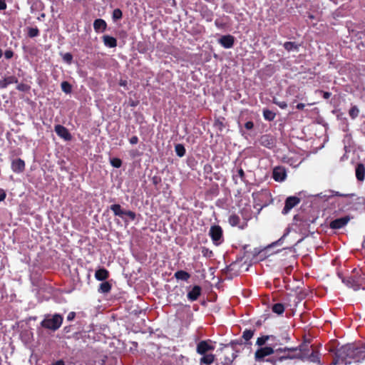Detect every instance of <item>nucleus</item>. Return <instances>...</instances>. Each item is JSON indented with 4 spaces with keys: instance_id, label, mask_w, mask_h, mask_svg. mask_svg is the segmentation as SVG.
<instances>
[{
    "instance_id": "20e7f679",
    "label": "nucleus",
    "mask_w": 365,
    "mask_h": 365,
    "mask_svg": "<svg viewBox=\"0 0 365 365\" xmlns=\"http://www.w3.org/2000/svg\"><path fill=\"white\" fill-rule=\"evenodd\" d=\"M63 321V317L59 314H47L41 322V326L44 329L55 331L61 327Z\"/></svg>"
},
{
    "instance_id": "c756f323",
    "label": "nucleus",
    "mask_w": 365,
    "mask_h": 365,
    "mask_svg": "<svg viewBox=\"0 0 365 365\" xmlns=\"http://www.w3.org/2000/svg\"><path fill=\"white\" fill-rule=\"evenodd\" d=\"M175 151L178 156L183 157L185 155L186 150L182 144L178 143L175 146Z\"/></svg>"
},
{
    "instance_id": "423d86ee",
    "label": "nucleus",
    "mask_w": 365,
    "mask_h": 365,
    "mask_svg": "<svg viewBox=\"0 0 365 365\" xmlns=\"http://www.w3.org/2000/svg\"><path fill=\"white\" fill-rule=\"evenodd\" d=\"M209 235L215 245L218 246L224 241L223 231L220 225H215L211 226L209 231Z\"/></svg>"
},
{
    "instance_id": "a19ab883",
    "label": "nucleus",
    "mask_w": 365,
    "mask_h": 365,
    "mask_svg": "<svg viewBox=\"0 0 365 365\" xmlns=\"http://www.w3.org/2000/svg\"><path fill=\"white\" fill-rule=\"evenodd\" d=\"M16 89L19 91L27 92L31 89V86L26 83H19L16 86Z\"/></svg>"
},
{
    "instance_id": "09e8293b",
    "label": "nucleus",
    "mask_w": 365,
    "mask_h": 365,
    "mask_svg": "<svg viewBox=\"0 0 365 365\" xmlns=\"http://www.w3.org/2000/svg\"><path fill=\"white\" fill-rule=\"evenodd\" d=\"M6 197V192L0 188V202L4 201Z\"/></svg>"
},
{
    "instance_id": "f8f14e48",
    "label": "nucleus",
    "mask_w": 365,
    "mask_h": 365,
    "mask_svg": "<svg viewBox=\"0 0 365 365\" xmlns=\"http://www.w3.org/2000/svg\"><path fill=\"white\" fill-rule=\"evenodd\" d=\"M54 130L56 134L61 138L65 140H71L72 138L71 134L69 133L68 130L61 125H56L54 128Z\"/></svg>"
},
{
    "instance_id": "ea45409f",
    "label": "nucleus",
    "mask_w": 365,
    "mask_h": 365,
    "mask_svg": "<svg viewBox=\"0 0 365 365\" xmlns=\"http://www.w3.org/2000/svg\"><path fill=\"white\" fill-rule=\"evenodd\" d=\"M202 255L207 258L213 257V252L206 247H202L201 249Z\"/></svg>"
},
{
    "instance_id": "f3484780",
    "label": "nucleus",
    "mask_w": 365,
    "mask_h": 365,
    "mask_svg": "<svg viewBox=\"0 0 365 365\" xmlns=\"http://www.w3.org/2000/svg\"><path fill=\"white\" fill-rule=\"evenodd\" d=\"M17 83L18 78L14 76L4 77L0 80V89L6 88L9 85Z\"/></svg>"
},
{
    "instance_id": "6ab92c4d",
    "label": "nucleus",
    "mask_w": 365,
    "mask_h": 365,
    "mask_svg": "<svg viewBox=\"0 0 365 365\" xmlns=\"http://www.w3.org/2000/svg\"><path fill=\"white\" fill-rule=\"evenodd\" d=\"M289 357L288 355L277 356V354H272V356L266 359L265 361L270 363L272 365H277L279 363L287 360Z\"/></svg>"
},
{
    "instance_id": "37998d69",
    "label": "nucleus",
    "mask_w": 365,
    "mask_h": 365,
    "mask_svg": "<svg viewBox=\"0 0 365 365\" xmlns=\"http://www.w3.org/2000/svg\"><path fill=\"white\" fill-rule=\"evenodd\" d=\"M331 196L352 197V196L355 195L354 194H343L338 191H334V190L331 191Z\"/></svg>"
},
{
    "instance_id": "f257e3e1",
    "label": "nucleus",
    "mask_w": 365,
    "mask_h": 365,
    "mask_svg": "<svg viewBox=\"0 0 365 365\" xmlns=\"http://www.w3.org/2000/svg\"><path fill=\"white\" fill-rule=\"evenodd\" d=\"M291 338L287 332H284L280 336L274 334L261 335L257 340L255 345L259 348L255 352V360L257 362L264 361L265 357L269 356L277 351H285L284 349H277V346L283 345L290 341Z\"/></svg>"
},
{
    "instance_id": "7ed1b4c3",
    "label": "nucleus",
    "mask_w": 365,
    "mask_h": 365,
    "mask_svg": "<svg viewBox=\"0 0 365 365\" xmlns=\"http://www.w3.org/2000/svg\"><path fill=\"white\" fill-rule=\"evenodd\" d=\"M342 282L355 291L365 289V272L361 269H354L350 276L342 278Z\"/></svg>"
},
{
    "instance_id": "39448f33",
    "label": "nucleus",
    "mask_w": 365,
    "mask_h": 365,
    "mask_svg": "<svg viewBox=\"0 0 365 365\" xmlns=\"http://www.w3.org/2000/svg\"><path fill=\"white\" fill-rule=\"evenodd\" d=\"M277 346V349H284L285 351H276L274 354H277V356L280 355H288L289 357L287 358V359H300L302 357V346H297V347H288V346Z\"/></svg>"
},
{
    "instance_id": "58836bf2",
    "label": "nucleus",
    "mask_w": 365,
    "mask_h": 365,
    "mask_svg": "<svg viewBox=\"0 0 365 365\" xmlns=\"http://www.w3.org/2000/svg\"><path fill=\"white\" fill-rule=\"evenodd\" d=\"M359 110L356 106H352L349 111L350 117L353 119L356 118L359 115Z\"/></svg>"
},
{
    "instance_id": "680f3d73",
    "label": "nucleus",
    "mask_w": 365,
    "mask_h": 365,
    "mask_svg": "<svg viewBox=\"0 0 365 365\" xmlns=\"http://www.w3.org/2000/svg\"><path fill=\"white\" fill-rule=\"evenodd\" d=\"M230 267H231L230 265V266H228V267H227V270H230Z\"/></svg>"
},
{
    "instance_id": "4be33fe9",
    "label": "nucleus",
    "mask_w": 365,
    "mask_h": 365,
    "mask_svg": "<svg viewBox=\"0 0 365 365\" xmlns=\"http://www.w3.org/2000/svg\"><path fill=\"white\" fill-rule=\"evenodd\" d=\"M95 277L98 281H105L109 277V272L105 268H101L96 271Z\"/></svg>"
},
{
    "instance_id": "9d476101",
    "label": "nucleus",
    "mask_w": 365,
    "mask_h": 365,
    "mask_svg": "<svg viewBox=\"0 0 365 365\" xmlns=\"http://www.w3.org/2000/svg\"><path fill=\"white\" fill-rule=\"evenodd\" d=\"M349 221V216L337 218L330 222L329 227L333 230H339L346 226Z\"/></svg>"
},
{
    "instance_id": "c9c22d12",
    "label": "nucleus",
    "mask_w": 365,
    "mask_h": 365,
    "mask_svg": "<svg viewBox=\"0 0 365 365\" xmlns=\"http://www.w3.org/2000/svg\"><path fill=\"white\" fill-rule=\"evenodd\" d=\"M62 91L68 94L72 91V86L68 81H63L61 85Z\"/></svg>"
},
{
    "instance_id": "bf43d9fd",
    "label": "nucleus",
    "mask_w": 365,
    "mask_h": 365,
    "mask_svg": "<svg viewBox=\"0 0 365 365\" xmlns=\"http://www.w3.org/2000/svg\"><path fill=\"white\" fill-rule=\"evenodd\" d=\"M309 17L310 19H314V16H313V15H312V14H310V15L309 16Z\"/></svg>"
},
{
    "instance_id": "ddd939ff",
    "label": "nucleus",
    "mask_w": 365,
    "mask_h": 365,
    "mask_svg": "<svg viewBox=\"0 0 365 365\" xmlns=\"http://www.w3.org/2000/svg\"><path fill=\"white\" fill-rule=\"evenodd\" d=\"M190 288V287H189ZM202 294V288L199 285H195L191 287L190 290L187 294V297L189 301L195 302L198 299L199 297Z\"/></svg>"
},
{
    "instance_id": "72a5a7b5",
    "label": "nucleus",
    "mask_w": 365,
    "mask_h": 365,
    "mask_svg": "<svg viewBox=\"0 0 365 365\" xmlns=\"http://www.w3.org/2000/svg\"><path fill=\"white\" fill-rule=\"evenodd\" d=\"M123 17V12L120 9H115L112 14V19L113 21H117Z\"/></svg>"
},
{
    "instance_id": "412c9836",
    "label": "nucleus",
    "mask_w": 365,
    "mask_h": 365,
    "mask_svg": "<svg viewBox=\"0 0 365 365\" xmlns=\"http://www.w3.org/2000/svg\"><path fill=\"white\" fill-rule=\"evenodd\" d=\"M355 172L356 179L360 182H363L365 179V167L364 164H357Z\"/></svg>"
},
{
    "instance_id": "f03ea898",
    "label": "nucleus",
    "mask_w": 365,
    "mask_h": 365,
    "mask_svg": "<svg viewBox=\"0 0 365 365\" xmlns=\"http://www.w3.org/2000/svg\"><path fill=\"white\" fill-rule=\"evenodd\" d=\"M364 359L365 350L363 348L347 344L335 350L333 361L329 365H347L360 362Z\"/></svg>"
},
{
    "instance_id": "8fccbe9b",
    "label": "nucleus",
    "mask_w": 365,
    "mask_h": 365,
    "mask_svg": "<svg viewBox=\"0 0 365 365\" xmlns=\"http://www.w3.org/2000/svg\"><path fill=\"white\" fill-rule=\"evenodd\" d=\"M321 93H322L324 98L328 99L331 96V93L330 92L327 91H319Z\"/></svg>"
},
{
    "instance_id": "6e6552de",
    "label": "nucleus",
    "mask_w": 365,
    "mask_h": 365,
    "mask_svg": "<svg viewBox=\"0 0 365 365\" xmlns=\"http://www.w3.org/2000/svg\"><path fill=\"white\" fill-rule=\"evenodd\" d=\"M259 143L262 146L272 149L275 146L276 139L270 134H264L259 138Z\"/></svg>"
},
{
    "instance_id": "e2e57ef3",
    "label": "nucleus",
    "mask_w": 365,
    "mask_h": 365,
    "mask_svg": "<svg viewBox=\"0 0 365 365\" xmlns=\"http://www.w3.org/2000/svg\"><path fill=\"white\" fill-rule=\"evenodd\" d=\"M44 16H45L44 14H41V17H44Z\"/></svg>"
},
{
    "instance_id": "4468645a",
    "label": "nucleus",
    "mask_w": 365,
    "mask_h": 365,
    "mask_svg": "<svg viewBox=\"0 0 365 365\" xmlns=\"http://www.w3.org/2000/svg\"><path fill=\"white\" fill-rule=\"evenodd\" d=\"M210 341H201L197 345V352L199 354H205L210 351H213L215 346L209 344Z\"/></svg>"
},
{
    "instance_id": "dca6fc26",
    "label": "nucleus",
    "mask_w": 365,
    "mask_h": 365,
    "mask_svg": "<svg viewBox=\"0 0 365 365\" xmlns=\"http://www.w3.org/2000/svg\"><path fill=\"white\" fill-rule=\"evenodd\" d=\"M11 170L16 173H22L25 170L24 161L21 158L14 160L11 163Z\"/></svg>"
},
{
    "instance_id": "7c9ffc66",
    "label": "nucleus",
    "mask_w": 365,
    "mask_h": 365,
    "mask_svg": "<svg viewBox=\"0 0 365 365\" xmlns=\"http://www.w3.org/2000/svg\"><path fill=\"white\" fill-rule=\"evenodd\" d=\"M276 113L269 109H264L263 110V117L265 120L272 121L274 119Z\"/></svg>"
},
{
    "instance_id": "c03bdc74",
    "label": "nucleus",
    "mask_w": 365,
    "mask_h": 365,
    "mask_svg": "<svg viewBox=\"0 0 365 365\" xmlns=\"http://www.w3.org/2000/svg\"><path fill=\"white\" fill-rule=\"evenodd\" d=\"M274 103L277 105L280 108L284 109L287 107V104L285 101H277L274 100Z\"/></svg>"
},
{
    "instance_id": "2f4dec72",
    "label": "nucleus",
    "mask_w": 365,
    "mask_h": 365,
    "mask_svg": "<svg viewBox=\"0 0 365 365\" xmlns=\"http://www.w3.org/2000/svg\"><path fill=\"white\" fill-rule=\"evenodd\" d=\"M308 360L314 363L320 364V357L318 351H312L311 354L308 356Z\"/></svg>"
},
{
    "instance_id": "a18cd8bd",
    "label": "nucleus",
    "mask_w": 365,
    "mask_h": 365,
    "mask_svg": "<svg viewBox=\"0 0 365 365\" xmlns=\"http://www.w3.org/2000/svg\"><path fill=\"white\" fill-rule=\"evenodd\" d=\"M14 56V51L11 49L6 50L4 52V57L6 59H10Z\"/></svg>"
},
{
    "instance_id": "a878e982",
    "label": "nucleus",
    "mask_w": 365,
    "mask_h": 365,
    "mask_svg": "<svg viewBox=\"0 0 365 365\" xmlns=\"http://www.w3.org/2000/svg\"><path fill=\"white\" fill-rule=\"evenodd\" d=\"M174 276L177 279L182 281H187L190 278V274L184 270L177 271Z\"/></svg>"
},
{
    "instance_id": "052dcab7",
    "label": "nucleus",
    "mask_w": 365,
    "mask_h": 365,
    "mask_svg": "<svg viewBox=\"0 0 365 365\" xmlns=\"http://www.w3.org/2000/svg\"><path fill=\"white\" fill-rule=\"evenodd\" d=\"M363 247H365V238H364V240L363 242V244H362Z\"/></svg>"
},
{
    "instance_id": "e433bc0d",
    "label": "nucleus",
    "mask_w": 365,
    "mask_h": 365,
    "mask_svg": "<svg viewBox=\"0 0 365 365\" xmlns=\"http://www.w3.org/2000/svg\"><path fill=\"white\" fill-rule=\"evenodd\" d=\"M215 25L217 28L223 29L227 26V22L225 21L223 19H217L215 21Z\"/></svg>"
},
{
    "instance_id": "aec40b11",
    "label": "nucleus",
    "mask_w": 365,
    "mask_h": 365,
    "mask_svg": "<svg viewBox=\"0 0 365 365\" xmlns=\"http://www.w3.org/2000/svg\"><path fill=\"white\" fill-rule=\"evenodd\" d=\"M102 40L106 47L115 48L117 46V39L113 36L104 35L102 36Z\"/></svg>"
},
{
    "instance_id": "b1692460",
    "label": "nucleus",
    "mask_w": 365,
    "mask_h": 365,
    "mask_svg": "<svg viewBox=\"0 0 365 365\" xmlns=\"http://www.w3.org/2000/svg\"><path fill=\"white\" fill-rule=\"evenodd\" d=\"M112 284L108 281H104L100 284L98 291L102 294H107L110 292Z\"/></svg>"
},
{
    "instance_id": "2eb2a0df",
    "label": "nucleus",
    "mask_w": 365,
    "mask_h": 365,
    "mask_svg": "<svg viewBox=\"0 0 365 365\" xmlns=\"http://www.w3.org/2000/svg\"><path fill=\"white\" fill-rule=\"evenodd\" d=\"M218 42L225 48H230L234 46L235 37L230 34L222 36Z\"/></svg>"
},
{
    "instance_id": "864d4df0",
    "label": "nucleus",
    "mask_w": 365,
    "mask_h": 365,
    "mask_svg": "<svg viewBox=\"0 0 365 365\" xmlns=\"http://www.w3.org/2000/svg\"><path fill=\"white\" fill-rule=\"evenodd\" d=\"M51 365H66L65 362L60 359L51 364Z\"/></svg>"
},
{
    "instance_id": "a211bd4d",
    "label": "nucleus",
    "mask_w": 365,
    "mask_h": 365,
    "mask_svg": "<svg viewBox=\"0 0 365 365\" xmlns=\"http://www.w3.org/2000/svg\"><path fill=\"white\" fill-rule=\"evenodd\" d=\"M93 29L96 32H103L107 29V23L102 19H97L93 22Z\"/></svg>"
},
{
    "instance_id": "13d9d810",
    "label": "nucleus",
    "mask_w": 365,
    "mask_h": 365,
    "mask_svg": "<svg viewBox=\"0 0 365 365\" xmlns=\"http://www.w3.org/2000/svg\"><path fill=\"white\" fill-rule=\"evenodd\" d=\"M69 329H70V327H64V331H66L67 332L69 331Z\"/></svg>"
},
{
    "instance_id": "f704fd0d",
    "label": "nucleus",
    "mask_w": 365,
    "mask_h": 365,
    "mask_svg": "<svg viewBox=\"0 0 365 365\" xmlns=\"http://www.w3.org/2000/svg\"><path fill=\"white\" fill-rule=\"evenodd\" d=\"M284 48L287 51H291L292 50H297L298 46L296 44L295 42L287 41L284 43Z\"/></svg>"
},
{
    "instance_id": "c85d7f7f",
    "label": "nucleus",
    "mask_w": 365,
    "mask_h": 365,
    "mask_svg": "<svg viewBox=\"0 0 365 365\" xmlns=\"http://www.w3.org/2000/svg\"><path fill=\"white\" fill-rule=\"evenodd\" d=\"M255 332V329H245L242 332V338L245 341V343L253 337Z\"/></svg>"
},
{
    "instance_id": "0eeeda50",
    "label": "nucleus",
    "mask_w": 365,
    "mask_h": 365,
    "mask_svg": "<svg viewBox=\"0 0 365 365\" xmlns=\"http://www.w3.org/2000/svg\"><path fill=\"white\" fill-rule=\"evenodd\" d=\"M115 216L123 217L124 215L128 216L131 220H134L136 217V215L131 210H123L121 209V206L119 204H114L110 207Z\"/></svg>"
},
{
    "instance_id": "5701e85b",
    "label": "nucleus",
    "mask_w": 365,
    "mask_h": 365,
    "mask_svg": "<svg viewBox=\"0 0 365 365\" xmlns=\"http://www.w3.org/2000/svg\"><path fill=\"white\" fill-rule=\"evenodd\" d=\"M228 222L232 227L237 226L240 229H244L245 227L244 225H240V218L235 213H233L230 215L228 218Z\"/></svg>"
},
{
    "instance_id": "4d7b16f0",
    "label": "nucleus",
    "mask_w": 365,
    "mask_h": 365,
    "mask_svg": "<svg viewBox=\"0 0 365 365\" xmlns=\"http://www.w3.org/2000/svg\"><path fill=\"white\" fill-rule=\"evenodd\" d=\"M204 169L205 171L211 170L212 166L210 165H205Z\"/></svg>"
},
{
    "instance_id": "473e14b6",
    "label": "nucleus",
    "mask_w": 365,
    "mask_h": 365,
    "mask_svg": "<svg viewBox=\"0 0 365 365\" xmlns=\"http://www.w3.org/2000/svg\"><path fill=\"white\" fill-rule=\"evenodd\" d=\"M27 30V35L30 38H34L39 35V30L37 27H28Z\"/></svg>"
},
{
    "instance_id": "cd10ccee",
    "label": "nucleus",
    "mask_w": 365,
    "mask_h": 365,
    "mask_svg": "<svg viewBox=\"0 0 365 365\" xmlns=\"http://www.w3.org/2000/svg\"><path fill=\"white\" fill-rule=\"evenodd\" d=\"M272 311L277 314H282L284 312V306L282 303H276L272 305Z\"/></svg>"
},
{
    "instance_id": "de8ad7c7",
    "label": "nucleus",
    "mask_w": 365,
    "mask_h": 365,
    "mask_svg": "<svg viewBox=\"0 0 365 365\" xmlns=\"http://www.w3.org/2000/svg\"><path fill=\"white\" fill-rule=\"evenodd\" d=\"M129 142L130 144L132 145H135L138 143V136L136 135H134L133 137H131L130 139H129Z\"/></svg>"
},
{
    "instance_id": "bb28decb",
    "label": "nucleus",
    "mask_w": 365,
    "mask_h": 365,
    "mask_svg": "<svg viewBox=\"0 0 365 365\" xmlns=\"http://www.w3.org/2000/svg\"><path fill=\"white\" fill-rule=\"evenodd\" d=\"M203 356L200 359V364H205L206 365H210L212 364L215 361V355L210 354H202Z\"/></svg>"
},
{
    "instance_id": "5fc2aeb1",
    "label": "nucleus",
    "mask_w": 365,
    "mask_h": 365,
    "mask_svg": "<svg viewBox=\"0 0 365 365\" xmlns=\"http://www.w3.org/2000/svg\"><path fill=\"white\" fill-rule=\"evenodd\" d=\"M305 107V105L302 103H299L297 105L296 108L298 109V110H303Z\"/></svg>"
},
{
    "instance_id": "49530a36",
    "label": "nucleus",
    "mask_w": 365,
    "mask_h": 365,
    "mask_svg": "<svg viewBox=\"0 0 365 365\" xmlns=\"http://www.w3.org/2000/svg\"><path fill=\"white\" fill-rule=\"evenodd\" d=\"M245 128L247 129V130H252L253 128H254V123L252 121H247V123H245Z\"/></svg>"
},
{
    "instance_id": "3c124183",
    "label": "nucleus",
    "mask_w": 365,
    "mask_h": 365,
    "mask_svg": "<svg viewBox=\"0 0 365 365\" xmlns=\"http://www.w3.org/2000/svg\"><path fill=\"white\" fill-rule=\"evenodd\" d=\"M75 317H76V312H71L70 313H68V314L67 316V320L72 321L74 319Z\"/></svg>"
},
{
    "instance_id": "6e6d98bb",
    "label": "nucleus",
    "mask_w": 365,
    "mask_h": 365,
    "mask_svg": "<svg viewBox=\"0 0 365 365\" xmlns=\"http://www.w3.org/2000/svg\"><path fill=\"white\" fill-rule=\"evenodd\" d=\"M160 181V179L158 177H153V183L154 185H157Z\"/></svg>"
},
{
    "instance_id": "79ce46f5",
    "label": "nucleus",
    "mask_w": 365,
    "mask_h": 365,
    "mask_svg": "<svg viewBox=\"0 0 365 365\" xmlns=\"http://www.w3.org/2000/svg\"><path fill=\"white\" fill-rule=\"evenodd\" d=\"M63 61L68 64H71L73 61V55L71 53H66L62 56Z\"/></svg>"
},
{
    "instance_id": "1a4fd4ad",
    "label": "nucleus",
    "mask_w": 365,
    "mask_h": 365,
    "mask_svg": "<svg viewBox=\"0 0 365 365\" xmlns=\"http://www.w3.org/2000/svg\"><path fill=\"white\" fill-rule=\"evenodd\" d=\"M300 202V198L296 196L288 197L284 203V207L282 210V214H287L294 207Z\"/></svg>"
},
{
    "instance_id": "9b49d317",
    "label": "nucleus",
    "mask_w": 365,
    "mask_h": 365,
    "mask_svg": "<svg viewBox=\"0 0 365 365\" xmlns=\"http://www.w3.org/2000/svg\"><path fill=\"white\" fill-rule=\"evenodd\" d=\"M272 178L277 182H282L287 178V172L284 168L277 166L273 169Z\"/></svg>"
},
{
    "instance_id": "4c0bfd02",
    "label": "nucleus",
    "mask_w": 365,
    "mask_h": 365,
    "mask_svg": "<svg viewBox=\"0 0 365 365\" xmlns=\"http://www.w3.org/2000/svg\"><path fill=\"white\" fill-rule=\"evenodd\" d=\"M110 163L111 165L115 168H119L122 165V160L118 158H110Z\"/></svg>"
},
{
    "instance_id": "603ef678",
    "label": "nucleus",
    "mask_w": 365,
    "mask_h": 365,
    "mask_svg": "<svg viewBox=\"0 0 365 365\" xmlns=\"http://www.w3.org/2000/svg\"><path fill=\"white\" fill-rule=\"evenodd\" d=\"M6 3L5 0H0V11L5 10L6 9Z\"/></svg>"
},
{
    "instance_id": "393cba45",
    "label": "nucleus",
    "mask_w": 365,
    "mask_h": 365,
    "mask_svg": "<svg viewBox=\"0 0 365 365\" xmlns=\"http://www.w3.org/2000/svg\"><path fill=\"white\" fill-rule=\"evenodd\" d=\"M237 178H240L242 182H245V173L242 168H239L236 170V173L233 174L232 178L235 184H237Z\"/></svg>"
}]
</instances>
